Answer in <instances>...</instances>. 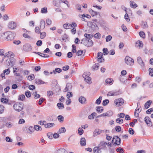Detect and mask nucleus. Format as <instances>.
I'll return each mask as SVG.
<instances>
[{
  "label": "nucleus",
  "mask_w": 153,
  "mask_h": 153,
  "mask_svg": "<svg viewBox=\"0 0 153 153\" xmlns=\"http://www.w3.org/2000/svg\"><path fill=\"white\" fill-rule=\"evenodd\" d=\"M13 107L16 111L20 112L23 109L24 106L22 103H17L13 105Z\"/></svg>",
  "instance_id": "1"
},
{
  "label": "nucleus",
  "mask_w": 153,
  "mask_h": 153,
  "mask_svg": "<svg viewBox=\"0 0 153 153\" xmlns=\"http://www.w3.org/2000/svg\"><path fill=\"white\" fill-rule=\"evenodd\" d=\"M6 39L5 41H9L12 40L14 39L15 36V34L11 32H6Z\"/></svg>",
  "instance_id": "2"
},
{
  "label": "nucleus",
  "mask_w": 153,
  "mask_h": 153,
  "mask_svg": "<svg viewBox=\"0 0 153 153\" xmlns=\"http://www.w3.org/2000/svg\"><path fill=\"white\" fill-rule=\"evenodd\" d=\"M15 62V59L13 58L7 59L5 62V64L7 66H13Z\"/></svg>",
  "instance_id": "3"
},
{
  "label": "nucleus",
  "mask_w": 153,
  "mask_h": 153,
  "mask_svg": "<svg viewBox=\"0 0 153 153\" xmlns=\"http://www.w3.org/2000/svg\"><path fill=\"white\" fill-rule=\"evenodd\" d=\"M90 74L89 72H86L84 73L82 76L84 78L85 81L88 83H91V81L90 77L89 76Z\"/></svg>",
  "instance_id": "4"
},
{
  "label": "nucleus",
  "mask_w": 153,
  "mask_h": 153,
  "mask_svg": "<svg viewBox=\"0 0 153 153\" xmlns=\"http://www.w3.org/2000/svg\"><path fill=\"white\" fill-rule=\"evenodd\" d=\"M126 63L129 65H134V61L133 59L129 56H126L125 58Z\"/></svg>",
  "instance_id": "5"
},
{
  "label": "nucleus",
  "mask_w": 153,
  "mask_h": 153,
  "mask_svg": "<svg viewBox=\"0 0 153 153\" xmlns=\"http://www.w3.org/2000/svg\"><path fill=\"white\" fill-rule=\"evenodd\" d=\"M114 102L117 106L119 107L121 106L124 103V101L123 99L120 98L115 100Z\"/></svg>",
  "instance_id": "6"
},
{
  "label": "nucleus",
  "mask_w": 153,
  "mask_h": 153,
  "mask_svg": "<svg viewBox=\"0 0 153 153\" xmlns=\"http://www.w3.org/2000/svg\"><path fill=\"white\" fill-rule=\"evenodd\" d=\"M120 139L118 136H115L113 138L112 142V143H115L117 145H119L120 144Z\"/></svg>",
  "instance_id": "7"
},
{
  "label": "nucleus",
  "mask_w": 153,
  "mask_h": 153,
  "mask_svg": "<svg viewBox=\"0 0 153 153\" xmlns=\"http://www.w3.org/2000/svg\"><path fill=\"white\" fill-rule=\"evenodd\" d=\"M8 27L10 29H15L16 27V24L14 22L11 21L8 23Z\"/></svg>",
  "instance_id": "8"
},
{
  "label": "nucleus",
  "mask_w": 153,
  "mask_h": 153,
  "mask_svg": "<svg viewBox=\"0 0 153 153\" xmlns=\"http://www.w3.org/2000/svg\"><path fill=\"white\" fill-rule=\"evenodd\" d=\"M102 54L101 52H99L97 54V61L99 62H102L104 61V59L102 57Z\"/></svg>",
  "instance_id": "9"
},
{
  "label": "nucleus",
  "mask_w": 153,
  "mask_h": 153,
  "mask_svg": "<svg viewBox=\"0 0 153 153\" xmlns=\"http://www.w3.org/2000/svg\"><path fill=\"white\" fill-rule=\"evenodd\" d=\"M23 49L25 51H29L31 50V46L30 44H26L23 46Z\"/></svg>",
  "instance_id": "10"
},
{
  "label": "nucleus",
  "mask_w": 153,
  "mask_h": 153,
  "mask_svg": "<svg viewBox=\"0 0 153 153\" xmlns=\"http://www.w3.org/2000/svg\"><path fill=\"white\" fill-rule=\"evenodd\" d=\"M144 120L148 126H152V123L149 117L148 116L145 117L144 119Z\"/></svg>",
  "instance_id": "11"
},
{
  "label": "nucleus",
  "mask_w": 153,
  "mask_h": 153,
  "mask_svg": "<svg viewBox=\"0 0 153 153\" xmlns=\"http://www.w3.org/2000/svg\"><path fill=\"white\" fill-rule=\"evenodd\" d=\"M119 92L117 91H111L109 92L107 94L108 96H116L119 95Z\"/></svg>",
  "instance_id": "12"
},
{
  "label": "nucleus",
  "mask_w": 153,
  "mask_h": 153,
  "mask_svg": "<svg viewBox=\"0 0 153 153\" xmlns=\"http://www.w3.org/2000/svg\"><path fill=\"white\" fill-rule=\"evenodd\" d=\"M72 88V85L70 83H67L66 84V87L64 90V92H66L68 91L71 90Z\"/></svg>",
  "instance_id": "13"
},
{
  "label": "nucleus",
  "mask_w": 153,
  "mask_h": 153,
  "mask_svg": "<svg viewBox=\"0 0 153 153\" xmlns=\"http://www.w3.org/2000/svg\"><path fill=\"white\" fill-rule=\"evenodd\" d=\"M137 61L138 64L141 66L142 68H144L145 65L143 61L140 57H138L137 59Z\"/></svg>",
  "instance_id": "14"
},
{
  "label": "nucleus",
  "mask_w": 153,
  "mask_h": 153,
  "mask_svg": "<svg viewBox=\"0 0 153 153\" xmlns=\"http://www.w3.org/2000/svg\"><path fill=\"white\" fill-rule=\"evenodd\" d=\"M107 144V143L104 142V141H102L100 142L99 146L100 149H104L105 148L106 144Z\"/></svg>",
  "instance_id": "15"
},
{
  "label": "nucleus",
  "mask_w": 153,
  "mask_h": 153,
  "mask_svg": "<svg viewBox=\"0 0 153 153\" xmlns=\"http://www.w3.org/2000/svg\"><path fill=\"white\" fill-rule=\"evenodd\" d=\"M6 36V32L4 33H0V41H5Z\"/></svg>",
  "instance_id": "16"
},
{
  "label": "nucleus",
  "mask_w": 153,
  "mask_h": 153,
  "mask_svg": "<svg viewBox=\"0 0 153 153\" xmlns=\"http://www.w3.org/2000/svg\"><path fill=\"white\" fill-rule=\"evenodd\" d=\"M79 102L82 104H84L86 101V98L83 96L80 97L79 98Z\"/></svg>",
  "instance_id": "17"
},
{
  "label": "nucleus",
  "mask_w": 153,
  "mask_h": 153,
  "mask_svg": "<svg viewBox=\"0 0 153 153\" xmlns=\"http://www.w3.org/2000/svg\"><path fill=\"white\" fill-rule=\"evenodd\" d=\"M1 102L7 104L9 105L11 104L10 102L9 101V100L5 98H3L1 99Z\"/></svg>",
  "instance_id": "18"
},
{
  "label": "nucleus",
  "mask_w": 153,
  "mask_h": 153,
  "mask_svg": "<svg viewBox=\"0 0 153 153\" xmlns=\"http://www.w3.org/2000/svg\"><path fill=\"white\" fill-rule=\"evenodd\" d=\"M80 145L82 146H85L86 145V140L84 137H82L80 141Z\"/></svg>",
  "instance_id": "19"
},
{
  "label": "nucleus",
  "mask_w": 153,
  "mask_h": 153,
  "mask_svg": "<svg viewBox=\"0 0 153 153\" xmlns=\"http://www.w3.org/2000/svg\"><path fill=\"white\" fill-rule=\"evenodd\" d=\"M53 4L57 7H59L60 6V2L58 0H53Z\"/></svg>",
  "instance_id": "20"
},
{
  "label": "nucleus",
  "mask_w": 153,
  "mask_h": 153,
  "mask_svg": "<svg viewBox=\"0 0 153 153\" xmlns=\"http://www.w3.org/2000/svg\"><path fill=\"white\" fill-rule=\"evenodd\" d=\"M89 12L91 13L92 16H94L97 15H100L99 13L94 11L91 9L89 10Z\"/></svg>",
  "instance_id": "21"
},
{
  "label": "nucleus",
  "mask_w": 153,
  "mask_h": 153,
  "mask_svg": "<svg viewBox=\"0 0 153 153\" xmlns=\"http://www.w3.org/2000/svg\"><path fill=\"white\" fill-rule=\"evenodd\" d=\"M33 53L38 54V55L41 56V57H45V58H48L49 57V55L47 54H42L41 53L36 52H33Z\"/></svg>",
  "instance_id": "22"
},
{
  "label": "nucleus",
  "mask_w": 153,
  "mask_h": 153,
  "mask_svg": "<svg viewBox=\"0 0 153 153\" xmlns=\"http://www.w3.org/2000/svg\"><path fill=\"white\" fill-rule=\"evenodd\" d=\"M35 82L37 84H42L45 83L44 81L39 79H36L35 80Z\"/></svg>",
  "instance_id": "23"
},
{
  "label": "nucleus",
  "mask_w": 153,
  "mask_h": 153,
  "mask_svg": "<svg viewBox=\"0 0 153 153\" xmlns=\"http://www.w3.org/2000/svg\"><path fill=\"white\" fill-rule=\"evenodd\" d=\"M96 110L98 113H100L103 111V108L102 107L97 106L96 107Z\"/></svg>",
  "instance_id": "24"
},
{
  "label": "nucleus",
  "mask_w": 153,
  "mask_h": 153,
  "mask_svg": "<svg viewBox=\"0 0 153 153\" xmlns=\"http://www.w3.org/2000/svg\"><path fill=\"white\" fill-rule=\"evenodd\" d=\"M13 53L11 51H8L4 55V57L5 58H8L10 57H11L12 56Z\"/></svg>",
  "instance_id": "25"
},
{
  "label": "nucleus",
  "mask_w": 153,
  "mask_h": 153,
  "mask_svg": "<svg viewBox=\"0 0 153 153\" xmlns=\"http://www.w3.org/2000/svg\"><path fill=\"white\" fill-rule=\"evenodd\" d=\"M99 64L98 63L95 64L92 67V69L93 71L97 70L99 66Z\"/></svg>",
  "instance_id": "26"
},
{
  "label": "nucleus",
  "mask_w": 153,
  "mask_h": 153,
  "mask_svg": "<svg viewBox=\"0 0 153 153\" xmlns=\"http://www.w3.org/2000/svg\"><path fill=\"white\" fill-rule=\"evenodd\" d=\"M152 102L151 100H149L145 104L144 107L145 108L147 109L148 108L150 105H151Z\"/></svg>",
  "instance_id": "27"
},
{
  "label": "nucleus",
  "mask_w": 153,
  "mask_h": 153,
  "mask_svg": "<svg viewBox=\"0 0 153 153\" xmlns=\"http://www.w3.org/2000/svg\"><path fill=\"white\" fill-rule=\"evenodd\" d=\"M55 124L53 123H48L45 124V127L46 128H49L53 126Z\"/></svg>",
  "instance_id": "28"
},
{
  "label": "nucleus",
  "mask_w": 153,
  "mask_h": 153,
  "mask_svg": "<svg viewBox=\"0 0 153 153\" xmlns=\"http://www.w3.org/2000/svg\"><path fill=\"white\" fill-rule=\"evenodd\" d=\"M135 46L136 47H143V44L141 41H137L136 42Z\"/></svg>",
  "instance_id": "29"
},
{
  "label": "nucleus",
  "mask_w": 153,
  "mask_h": 153,
  "mask_svg": "<svg viewBox=\"0 0 153 153\" xmlns=\"http://www.w3.org/2000/svg\"><path fill=\"white\" fill-rule=\"evenodd\" d=\"M130 4L131 7L134 8H135L137 7V4L134 1H131L130 2Z\"/></svg>",
  "instance_id": "30"
},
{
  "label": "nucleus",
  "mask_w": 153,
  "mask_h": 153,
  "mask_svg": "<svg viewBox=\"0 0 153 153\" xmlns=\"http://www.w3.org/2000/svg\"><path fill=\"white\" fill-rule=\"evenodd\" d=\"M84 36L85 37V38L88 39H91L93 37L92 35L89 34L88 33H85L84 34Z\"/></svg>",
  "instance_id": "31"
},
{
  "label": "nucleus",
  "mask_w": 153,
  "mask_h": 153,
  "mask_svg": "<svg viewBox=\"0 0 153 153\" xmlns=\"http://www.w3.org/2000/svg\"><path fill=\"white\" fill-rule=\"evenodd\" d=\"M29 131L27 133L30 134H31L34 131V128L32 126H30L28 128Z\"/></svg>",
  "instance_id": "32"
},
{
  "label": "nucleus",
  "mask_w": 153,
  "mask_h": 153,
  "mask_svg": "<svg viewBox=\"0 0 153 153\" xmlns=\"http://www.w3.org/2000/svg\"><path fill=\"white\" fill-rule=\"evenodd\" d=\"M63 27L66 29H69L71 28V24L67 23L63 25Z\"/></svg>",
  "instance_id": "33"
},
{
  "label": "nucleus",
  "mask_w": 153,
  "mask_h": 153,
  "mask_svg": "<svg viewBox=\"0 0 153 153\" xmlns=\"http://www.w3.org/2000/svg\"><path fill=\"white\" fill-rule=\"evenodd\" d=\"M97 115V114L95 112H93L92 113L91 115H89L88 118L89 119L91 120L94 118V116H95Z\"/></svg>",
  "instance_id": "34"
},
{
  "label": "nucleus",
  "mask_w": 153,
  "mask_h": 153,
  "mask_svg": "<svg viewBox=\"0 0 153 153\" xmlns=\"http://www.w3.org/2000/svg\"><path fill=\"white\" fill-rule=\"evenodd\" d=\"M34 127V130L35 129L36 131H41L42 130L41 127L39 125H35Z\"/></svg>",
  "instance_id": "35"
},
{
  "label": "nucleus",
  "mask_w": 153,
  "mask_h": 153,
  "mask_svg": "<svg viewBox=\"0 0 153 153\" xmlns=\"http://www.w3.org/2000/svg\"><path fill=\"white\" fill-rule=\"evenodd\" d=\"M141 111V110H140L139 108L137 109L136 108L134 112V115L136 117H138V114Z\"/></svg>",
  "instance_id": "36"
},
{
  "label": "nucleus",
  "mask_w": 153,
  "mask_h": 153,
  "mask_svg": "<svg viewBox=\"0 0 153 153\" xmlns=\"http://www.w3.org/2000/svg\"><path fill=\"white\" fill-rule=\"evenodd\" d=\"M45 22L43 20H41L40 21V27L42 29H44L45 27Z\"/></svg>",
  "instance_id": "37"
},
{
  "label": "nucleus",
  "mask_w": 153,
  "mask_h": 153,
  "mask_svg": "<svg viewBox=\"0 0 153 153\" xmlns=\"http://www.w3.org/2000/svg\"><path fill=\"white\" fill-rule=\"evenodd\" d=\"M81 44H82L86 46L88 45L87 39L85 38L82 39L81 40Z\"/></svg>",
  "instance_id": "38"
},
{
  "label": "nucleus",
  "mask_w": 153,
  "mask_h": 153,
  "mask_svg": "<svg viewBox=\"0 0 153 153\" xmlns=\"http://www.w3.org/2000/svg\"><path fill=\"white\" fill-rule=\"evenodd\" d=\"M48 12L47 8L46 7H45L42 8L41 10V13H46Z\"/></svg>",
  "instance_id": "39"
},
{
  "label": "nucleus",
  "mask_w": 153,
  "mask_h": 153,
  "mask_svg": "<svg viewBox=\"0 0 153 153\" xmlns=\"http://www.w3.org/2000/svg\"><path fill=\"white\" fill-rule=\"evenodd\" d=\"M56 153H66V151L64 149L61 148L57 150Z\"/></svg>",
  "instance_id": "40"
},
{
  "label": "nucleus",
  "mask_w": 153,
  "mask_h": 153,
  "mask_svg": "<svg viewBox=\"0 0 153 153\" xmlns=\"http://www.w3.org/2000/svg\"><path fill=\"white\" fill-rule=\"evenodd\" d=\"M142 26L143 28H146L148 27L147 23L146 22H142Z\"/></svg>",
  "instance_id": "41"
},
{
  "label": "nucleus",
  "mask_w": 153,
  "mask_h": 153,
  "mask_svg": "<svg viewBox=\"0 0 153 153\" xmlns=\"http://www.w3.org/2000/svg\"><path fill=\"white\" fill-rule=\"evenodd\" d=\"M102 99V97L101 96H100L96 100L95 103L98 105L100 104L101 102Z\"/></svg>",
  "instance_id": "42"
},
{
  "label": "nucleus",
  "mask_w": 153,
  "mask_h": 153,
  "mask_svg": "<svg viewBox=\"0 0 153 153\" xmlns=\"http://www.w3.org/2000/svg\"><path fill=\"white\" fill-rule=\"evenodd\" d=\"M62 69L60 68H56L55 70L53 71V73L54 74H56V72L60 73L62 72Z\"/></svg>",
  "instance_id": "43"
},
{
  "label": "nucleus",
  "mask_w": 153,
  "mask_h": 153,
  "mask_svg": "<svg viewBox=\"0 0 153 153\" xmlns=\"http://www.w3.org/2000/svg\"><path fill=\"white\" fill-rule=\"evenodd\" d=\"M93 43V42L92 41V40L91 39L87 40V45L88 46H92Z\"/></svg>",
  "instance_id": "44"
},
{
  "label": "nucleus",
  "mask_w": 153,
  "mask_h": 153,
  "mask_svg": "<svg viewBox=\"0 0 153 153\" xmlns=\"http://www.w3.org/2000/svg\"><path fill=\"white\" fill-rule=\"evenodd\" d=\"M57 106L59 109H62L64 108L63 104L61 103H57Z\"/></svg>",
  "instance_id": "45"
},
{
  "label": "nucleus",
  "mask_w": 153,
  "mask_h": 153,
  "mask_svg": "<svg viewBox=\"0 0 153 153\" xmlns=\"http://www.w3.org/2000/svg\"><path fill=\"white\" fill-rule=\"evenodd\" d=\"M100 150L98 147H95L93 149V151L94 153H99V151Z\"/></svg>",
  "instance_id": "46"
},
{
  "label": "nucleus",
  "mask_w": 153,
  "mask_h": 153,
  "mask_svg": "<svg viewBox=\"0 0 153 153\" xmlns=\"http://www.w3.org/2000/svg\"><path fill=\"white\" fill-rule=\"evenodd\" d=\"M116 151L119 152L120 153H123L124 152V150L121 147H119L116 149Z\"/></svg>",
  "instance_id": "47"
},
{
  "label": "nucleus",
  "mask_w": 153,
  "mask_h": 153,
  "mask_svg": "<svg viewBox=\"0 0 153 153\" xmlns=\"http://www.w3.org/2000/svg\"><path fill=\"white\" fill-rule=\"evenodd\" d=\"M58 119L60 122L62 123L63 121L64 117L62 115H59L58 117Z\"/></svg>",
  "instance_id": "48"
},
{
  "label": "nucleus",
  "mask_w": 153,
  "mask_h": 153,
  "mask_svg": "<svg viewBox=\"0 0 153 153\" xmlns=\"http://www.w3.org/2000/svg\"><path fill=\"white\" fill-rule=\"evenodd\" d=\"M140 36L143 38H145V34L143 31H140L139 33Z\"/></svg>",
  "instance_id": "49"
},
{
  "label": "nucleus",
  "mask_w": 153,
  "mask_h": 153,
  "mask_svg": "<svg viewBox=\"0 0 153 153\" xmlns=\"http://www.w3.org/2000/svg\"><path fill=\"white\" fill-rule=\"evenodd\" d=\"M101 34L99 33H96L94 35V37L96 39H100V38Z\"/></svg>",
  "instance_id": "50"
},
{
  "label": "nucleus",
  "mask_w": 153,
  "mask_h": 153,
  "mask_svg": "<svg viewBox=\"0 0 153 153\" xmlns=\"http://www.w3.org/2000/svg\"><path fill=\"white\" fill-rule=\"evenodd\" d=\"M34 79V76L33 74H31L28 76L27 79L29 80H32Z\"/></svg>",
  "instance_id": "51"
},
{
  "label": "nucleus",
  "mask_w": 153,
  "mask_h": 153,
  "mask_svg": "<svg viewBox=\"0 0 153 153\" xmlns=\"http://www.w3.org/2000/svg\"><path fill=\"white\" fill-rule=\"evenodd\" d=\"M66 131V129L64 127H62L59 129V132L60 133H64Z\"/></svg>",
  "instance_id": "52"
},
{
  "label": "nucleus",
  "mask_w": 153,
  "mask_h": 153,
  "mask_svg": "<svg viewBox=\"0 0 153 153\" xmlns=\"http://www.w3.org/2000/svg\"><path fill=\"white\" fill-rule=\"evenodd\" d=\"M4 106L0 105V114H1L4 112Z\"/></svg>",
  "instance_id": "53"
},
{
  "label": "nucleus",
  "mask_w": 153,
  "mask_h": 153,
  "mask_svg": "<svg viewBox=\"0 0 153 153\" xmlns=\"http://www.w3.org/2000/svg\"><path fill=\"white\" fill-rule=\"evenodd\" d=\"M46 35V33L45 32L40 33V38L41 39H43Z\"/></svg>",
  "instance_id": "54"
},
{
  "label": "nucleus",
  "mask_w": 153,
  "mask_h": 153,
  "mask_svg": "<svg viewBox=\"0 0 153 153\" xmlns=\"http://www.w3.org/2000/svg\"><path fill=\"white\" fill-rule=\"evenodd\" d=\"M25 98V96L24 94L20 95L18 98V100L23 101Z\"/></svg>",
  "instance_id": "55"
},
{
  "label": "nucleus",
  "mask_w": 153,
  "mask_h": 153,
  "mask_svg": "<svg viewBox=\"0 0 153 153\" xmlns=\"http://www.w3.org/2000/svg\"><path fill=\"white\" fill-rule=\"evenodd\" d=\"M113 81L112 79H107L105 80L106 83L108 84H111Z\"/></svg>",
  "instance_id": "56"
},
{
  "label": "nucleus",
  "mask_w": 153,
  "mask_h": 153,
  "mask_svg": "<svg viewBox=\"0 0 153 153\" xmlns=\"http://www.w3.org/2000/svg\"><path fill=\"white\" fill-rule=\"evenodd\" d=\"M112 38V36L111 35H108L105 38L106 41L108 42L110 41Z\"/></svg>",
  "instance_id": "57"
},
{
  "label": "nucleus",
  "mask_w": 153,
  "mask_h": 153,
  "mask_svg": "<svg viewBox=\"0 0 153 153\" xmlns=\"http://www.w3.org/2000/svg\"><path fill=\"white\" fill-rule=\"evenodd\" d=\"M103 53L105 55H107L108 54V49L106 48H104L103 49Z\"/></svg>",
  "instance_id": "58"
},
{
  "label": "nucleus",
  "mask_w": 153,
  "mask_h": 153,
  "mask_svg": "<svg viewBox=\"0 0 153 153\" xmlns=\"http://www.w3.org/2000/svg\"><path fill=\"white\" fill-rule=\"evenodd\" d=\"M78 132L79 134L80 135H82L83 133V130L81 128H78Z\"/></svg>",
  "instance_id": "59"
},
{
  "label": "nucleus",
  "mask_w": 153,
  "mask_h": 153,
  "mask_svg": "<svg viewBox=\"0 0 153 153\" xmlns=\"http://www.w3.org/2000/svg\"><path fill=\"white\" fill-rule=\"evenodd\" d=\"M25 94L27 97H30L31 96L30 92L29 91H26L25 92Z\"/></svg>",
  "instance_id": "60"
},
{
  "label": "nucleus",
  "mask_w": 153,
  "mask_h": 153,
  "mask_svg": "<svg viewBox=\"0 0 153 153\" xmlns=\"http://www.w3.org/2000/svg\"><path fill=\"white\" fill-rule=\"evenodd\" d=\"M129 133L133 135L134 134V130L131 128H130L128 130Z\"/></svg>",
  "instance_id": "61"
},
{
  "label": "nucleus",
  "mask_w": 153,
  "mask_h": 153,
  "mask_svg": "<svg viewBox=\"0 0 153 153\" xmlns=\"http://www.w3.org/2000/svg\"><path fill=\"white\" fill-rule=\"evenodd\" d=\"M149 75L151 76H153V68H149Z\"/></svg>",
  "instance_id": "62"
},
{
  "label": "nucleus",
  "mask_w": 153,
  "mask_h": 153,
  "mask_svg": "<svg viewBox=\"0 0 153 153\" xmlns=\"http://www.w3.org/2000/svg\"><path fill=\"white\" fill-rule=\"evenodd\" d=\"M109 102V101L108 100H105L103 101L102 104L103 105H106Z\"/></svg>",
  "instance_id": "63"
},
{
  "label": "nucleus",
  "mask_w": 153,
  "mask_h": 153,
  "mask_svg": "<svg viewBox=\"0 0 153 153\" xmlns=\"http://www.w3.org/2000/svg\"><path fill=\"white\" fill-rule=\"evenodd\" d=\"M53 94V92L52 91H47V95L48 97L52 96Z\"/></svg>",
  "instance_id": "64"
}]
</instances>
